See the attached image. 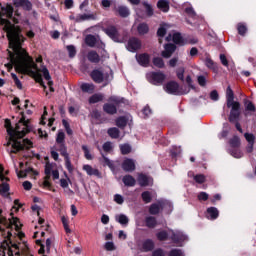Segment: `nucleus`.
<instances>
[{"label":"nucleus","instance_id":"obj_1","mask_svg":"<svg viewBox=\"0 0 256 256\" xmlns=\"http://www.w3.org/2000/svg\"><path fill=\"white\" fill-rule=\"evenodd\" d=\"M4 17L13 19V6L8 4L2 7L0 11V25L2 26L3 31H6L10 49L13 50V52H8L11 63L6 64L5 67L8 68V71H11L14 65L18 73L34 77L36 81L44 87V89H47V86L43 83V78L40 74L42 73L44 79L48 81L50 91L52 93L55 92V89L53 88V81L51 80V74H49L47 67H43L41 69L37 68V64H35L33 58H31L27 51L21 47L25 41V37L21 34V28L11 24V22Z\"/></svg>","mask_w":256,"mask_h":256},{"label":"nucleus","instance_id":"obj_2","mask_svg":"<svg viewBox=\"0 0 256 256\" xmlns=\"http://www.w3.org/2000/svg\"><path fill=\"white\" fill-rule=\"evenodd\" d=\"M5 128L7 129L10 141H12L13 150H11V153H19V151H23V149H31V147H33V142L29 139L18 140L23 139L30 131L29 120H25V116L21 117L15 128L11 126V120L6 119Z\"/></svg>","mask_w":256,"mask_h":256},{"label":"nucleus","instance_id":"obj_3","mask_svg":"<svg viewBox=\"0 0 256 256\" xmlns=\"http://www.w3.org/2000/svg\"><path fill=\"white\" fill-rule=\"evenodd\" d=\"M90 75L94 83H104V87L113 79V74L104 73L101 70H93Z\"/></svg>","mask_w":256,"mask_h":256},{"label":"nucleus","instance_id":"obj_4","mask_svg":"<svg viewBox=\"0 0 256 256\" xmlns=\"http://www.w3.org/2000/svg\"><path fill=\"white\" fill-rule=\"evenodd\" d=\"M228 109H230V114L228 116V121L230 123H235V121H239V118L241 117V103L234 102L231 105L226 104Z\"/></svg>","mask_w":256,"mask_h":256},{"label":"nucleus","instance_id":"obj_5","mask_svg":"<svg viewBox=\"0 0 256 256\" xmlns=\"http://www.w3.org/2000/svg\"><path fill=\"white\" fill-rule=\"evenodd\" d=\"M112 11L114 15H116V17H121L122 19H127V17L131 15V10H129V7L121 4L119 5L115 4L113 6Z\"/></svg>","mask_w":256,"mask_h":256},{"label":"nucleus","instance_id":"obj_6","mask_svg":"<svg viewBox=\"0 0 256 256\" xmlns=\"http://www.w3.org/2000/svg\"><path fill=\"white\" fill-rule=\"evenodd\" d=\"M167 76L163 72H151L148 74V80L152 85H163Z\"/></svg>","mask_w":256,"mask_h":256},{"label":"nucleus","instance_id":"obj_7","mask_svg":"<svg viewBox=\"0 0 256 256\" xmlns=\"http://www.w3.org/2000/svg\"><path fill=\"white\" fill-rule=\"evenodd\" d=\"M166 205H167V202L163 200H159L156 203L151 204L149 207L150 215H159V213L163 211Z\"/></svg>","mask_w":256,"mask_h":256},{"label":"nucleus","instance_id":"obj_8","mask_svg":"<svg viewBox=\"0 0 256 256\" xmlns=\"http://www.w3.org/2000/svg\"><path fill=\"white\" fill-rule=\"evenodd\" d=\"M126 48L128 51H131V53H135V51H139V49H141V40L135 37L130 38L128 40Z\"/></svg>","mask_w":256,"mask_h":256},{"label":"nucleus","instance_id":"obj_9","mask_svg":"<svg viewBox=\"0 0 256 256\" xmlns=\"http://www.w3.org/2000/svg\"><path fill=\"white\" fill-rule=\"evenodd\" d=\"M164 91L170 95H179V83L170 81L164 86Z\"/></svg>","mask_w":256,"mask_h":256},{"label":"nucleus","instance_id":"obj_10","mask_svg":"<svg viewBox=\"0 0 256 256\" xmlns=\"http://www.w3.org/2000/svg\"><path fill=\"white\" fill-rule=\"evenodd\" d=\"M1 213H3V210L0 209V223L2 225H5L6 227H11L12 225H15L17 231H19V229H21V227L19 226L18 218H12V220L7 221V218L2 217Z\"/></svg>","mask_w":256,"mask_h":256},{"label":"nucleus","instance_id":"obj_11","mask_svg":"<svg viewBox=\"0 0 256 256\" xmlns=\"http://www.w3.org/2000/svg\"><path fill=\"white\" fill-rule=\"evenodd\" d=\"M105 33L109 36L110 39H113L116 43H119L120 36L119 31H117V28L115 26H110L105 30Z\"/></svg>","mask_w":256,"mask_h":256},{"label":"nucleus","instance_id":"obj_12","mask_svg":"<svg viewBox=\"0 0 256 256\" xmlns=\"http://www.w3.org/2000/svg\"><path fill=\"white\" fill-rule=\"evenodd\" d=\"M122 169L128 173L135 171V160L130 158L125 159L122 163Z\"/></svg>","mask_w":256,"mask_h":256},{"label":"nucleus","instance_id":"obj_13","mask_svg":"<svg viewBox=\"0 0 256 256\" xmlns=\"http://www.w3.org/2000/svg\"><path fill=\"white\" fill-rule=\"evenodd\" d=\"M175 49H177V46L175 44H166L164 46V51H162V57L165 59H169L173 53H175Z\"/></svg>","mask_w":256,"mask_h":256},{"label":"nucleus","instance_id":"obj_14","mask_svg":"<svg viewBox=\"0 0 256 256\" xmlns=\"http://www.w3.org/2000/svg\"><path fill=\"white\" fill-rule=\"evenodd\" d=\"M136 59L139 65H142V67H147V65H149L150 56L147 53L136 55Z\"/></svg>","mask_w":256,"mask_h":256},{"label":"nucleus","instance_id":"obj_15","mask_svg":"<svg viewBox=\"0 0 256 256\" xmlns=\"http://www.w3.org/2000/svg\"><path fill=\"white\" fill-rule=\"evenodd\" d=\"M232 103H237V101H235L233 89H231V86H228L226 89V105H231Z\"/></svg>","mask_w":256,"mask_h":256},{"label":"nucleus","instance_id":"obj_16","mask_svg":"<svg viewBox=\"0 0 256 256\" xmlns=\"http://www.w3.org/2000/svg\"><path fill=\"white\" fill-rule=\"evenodd\" d=\"M87 59L90 63H99L101 61V56H99L95 50H91L87 54Z\"/></svg>","mask_w":256,"mask_h":256},{"label":"nucleus","instance_id":"obj_17","mask_svg":"<svg viewBox=\"0 0 256 256\" xmlns=\"http://www.w3.org/2000/svg\"><path fill=\"white\" fill-rule=\"evenodd\" d=\"M138 183L140 187H148V185H151V178H149L145 174H139L138 175Z\"/></svg>","mask_w":256,"mask_h":256},{"label":"nucleus","instance_id":"obj_18","mask_svg":"<svg viewBox=\"0 0 256 256\" xmlns=\"http://www.w3.org/2000/svg\"><path fill=\"white\" fill-rule=\"evenodd\" d=\"M96 19L95 14H80L76 16L75 23H81V21H94Z\"/></svg>","mask_w":256,"mask_h":256},{"label":"nucleus","instance_id":"obj_19","mask_svg":"<svg viewBox=\"0 0 256 256\" xmlns=\"http://www.w3.org/2000/svg\"><path fill=\"white\" fill-rule=\"evenodd\" d=\"M103 111L108 115H115L117 113V106L112 103H106L103 106Z\"/></svg>","mask_w":256,"mask_h":256},{"label":"nucleus","instance_id":"obj_20","mask_svg":"<svg viewBox=\"0 0 256 256\" xmlns=\"http://www.w3.org/2000/svg\"><path fill=\"white\" fill-rule=\"evenodd\" d=\"M172 41L176 43V45H183V37L179 33L173 34V36L169 35L166 37V41Z\"/></svg>","mask_w":256,"mask_h":256},{"label":"nucleus","instance_id":"obj_21","mask_svg":"<svg viewBox=\"0 0 256 256\" xmlns=\"http://www.w3.org/2000/svg\"><path fill=\"white\" fill-rule=\"evenodd\" d=\"M122 181H123L124 185H126V187H135V184L137 183L135 178L131 175H125L122 178Z\"/></svg>","mask_w":256,"mask_h":256},{"label":"nucleus","instance_id":"obj_22","mask_svg":"<svg viewBox=\"0 0 256 256\" xmlns=\"http://www.w3.org/2000/svg\"><path fill=\"white\" fill-rule=\"evenodd\" d=\"M83 170L86 171L87 175H94L95 177H100L101 173L97 168H92L91 165H84Z\"/></svg>","mask_w":256,"mask_h":256},{"label":"nucleus","instance_id":"obj_23","mask_svg":"<svg viewBox=\"0 0 256 256\" xmlns=\"http://www.w3.org/2000/svg\"><path fill=\"white\" fill-rule=\"evenodd\" d=\"M142 249L145 252L153 251V249H155V242H153L151 239L145 240L142 244Z\"/></svg>","mask_w":256,"mask_h":256},{"label":"nucleus","instance_id":"obj_24","mask_svg":"<svg viewBox=\"0 0 256 256\" xmlns=\"http://www.w3.org/2000/svg\"><path fill=\"white\" fill-rule=\"evenodd\" d=\"M117 223H120V225H123L124 227H127L129 225V217L125 214H119L115 217Z\"/></svg>","mask_w":256,"mask_h":256},{"label":"nucleus","instance_id":"obj_25","mask_svg":"<svg viewBox=\"0 0 256 256\" xmlns=\"http://www.w3.org/2000/svg\"><path fill=\"white\" fill-rule=\"evenodd\" d=\"M157 7H158V9H160V11H163V13H168V11H169V1L159 0L157 2Z\"/></svg>","mask_w":256,"mask_h":256},{"label":"nucleus","instance_id":"obj_26","mask_svg":"<svg viewBox=\"0 0 256 256\" xmlns=\"http://www.w3.org/2000/svg\"><path fill=\"white\" fill-rule=\"evenodd\" d=\"M145 223L146 227H148L149 229H155V227H157V219H155V217L153 216L146 217Z\"/></svg>","mask_w":256,"mask_h":256},{"label":"nucleus","instance_id":"obj_27","mask_svg":"<svg viewBox=\"0 0 256 256\" xmlns=\"http://www.w3.org/2000/svg\"><path fill=\"white\" fill-rule=\"evenodd\" d=\"M208 219H211L212 221L217 219L219 217V210L215 207H210L207 209Z\"/></svg>","mask_w":256,"mask_h":256},{"label":"nucleus","instance_id":"obj_28","mask_svg":"<svg viewBox=\"0 0 256 256\" xmlns=\"http://www.w3.org/2000/svg\"><path fill=\"white\" fill-rule=\"evenodd\" d=\"M81 90L84 93H93L95 91V85L93 83H83L81 85Z\"/></svg>","mask_w":256,"mask_h":256},{"label":"nucleus","instance_id":"obj_29","mask_svg":"<svg viewBox=\"0 0 256 256\" xmlns=\"http://www.w3.org/2000/svg\"><path fill=\"white\" fill-rule=\"evenodd\" d=\"M85 43L88 47H95V45H97V37L89 34L85 38Z\"/></svg>","mask_w":256,"mask_h":256},{"label":"nucleus","instance_id":"obj_30","mask_svg":"<svg viewBox=\"0 0 256 256\" xmlns=\"http://www.w3.org/2000/svg\"><path fill=\"white\" fill-rule=\"evenodd\" d=\"M139 35H147L149 33V25L147 23H140L137 27Z\"/></svg>","mask_w":256,"mask_h":256},{"label":"nucleus","instance_id":"obj_31","mask_svg":"<svg viewBox=\"0 0 256 256\" xmlns=\"http://www.w3.org/2000/svg\"><path fill=\"white\" fill-rule=\"evenodd\" d=\"M171 239L174 243H179L180 241H185V235L181 232H173Z\"/></svg>","mask_w":256,"mask_h":256},{"label":"nucleus","instance_id":"obj_32","mask_svg":"<svg viewBox=\"0 0 256 256\" xmlns=\"http://www.w3.org/2000/svg\"><path fill=\"white\" fill-rule=\"evenodd\" d=\"M229 145L232 149H239L241 147V140L239 137L234 136L232 139L229 140Z\"/></svg>","mask_w":256,"mask_h":256},{"label":"nucleus","instance_id":"obj_33","mask_svg":"<svg viewBox=\"0 0 256 256\" xmlns=\"http://www.w3.org/2000/svg\"><path fill=\"white\" fill-rule=\"evenodd\" d=\"M127 118L125 116H120L119 118L116 119V125L120 129H125L127 127Z\"/></svg>","mask_w":256,"mask_h":256},{"label":"nucleus","instance_id":"obj_34","mask_svg":"<svg viewBox=\"0 0 256 256\" xmlns=\"http://www.w3.org/2000/svg\"><path fill=\"white\" fill-rule=\"evenodd\" d=\"M109 137H111L112 139H119V136L121 134V132L119 131V128H110L107 131Z\"/></svg>","mask_w":256,"mask_h":256},{"label":"nucleus","instance_id":"obj_35","mask_svg":"<svg viewBox=\"0 0 256 256\" xmlns=\"http://www.w3.org/2000/svg\"><path fill=\"white\" fill-rule=\"evenodd\" d=\"M229 153L232 155V157H235V159H241V157H243V152H241L239 148H232L229 150Z\"/></svg>","mask_w":256,"mask_h":256},{"label":"nucleus","instance_id":"obj_36","mask_svg":"<svg viewBox=\"0 0 256 256\" xmlns=\"http://www.w3.org/2000/svg\"><path fill=\"white\" fill-rule=\"evenodd\" d=\"M103 94H94L89 98V103H99V101H103Z\"/></svg>","mask_w":256,"mask_h":256},{"label":"nucleus","instance_id":"obj_37","mask_svg":"<svg viewBox=\"0 0 256 256\" xmlns=\"http://www.w3.org/2000/svg\"><path fill=\"white\" fill-rule=\"evenodd\" d=\"M58 151L62 157H69V153H67V146L64 144H58Z\"/></svg>","mask_w":256,"mask_h":256},{"label":"nucleus","instance_id":"obj_38","mask_svg":"<svg viewBox=\"0 0 256 256\" xmlns=\"http://www.w3.org/2000/svg\"><path fill=\"white\" fill-rule=\"evenodd\" d=\"M153 65H155V67H158V69H163V67H165V62L162 58L156 57L153 59Z\"/></svg>","mask_w":256,"mask_h":256},{"label":"nucleus","instance_id":"obj_39","mask_svg":"<svg viewBox=\"0 0 256 256\" xmlns=\"http://www.w3.org/2000/svg\"><path fill=\"white\" fill-rule=\"evenodd\" d=\"M7 193H9V184L3 182L0 184V195H3L4 197L7 196Z\"/></svg>","mask_w":256,"mask_h":256},{"label":"nucleus","instance_id":"obj_40","mask_svg":"<svg viewBox=\"0 0 256 256\" xmlns=\"http://www.w3.org/2000/svg\"><path fill=\"white\" fill-rule=\"evenodd\" d=\"M143 6L146 9V15L148 17H153V14H154L153 6H151V4H148L147 2H143Z\"/></svg>","mask_w":256,"mask_h":256},{"label":"nucleus","instance_id":"obj_41","mask_svg":"<svg viewBox=\"0 0 256 256\" xmlns=\"http://www.w3.org/2000/svg\"><path fill=\"white\" fill-rule=\"evenodd\" d=\"M64 161H65L66 169L69 171V173H73L74 168H73V164H71V158H69V156H66L64 158Z\"/></svg>","mask_w":256,"mask_h":256},{"label":"nucleus","instance_id":"obj_42","mask_svg":"<svg viewBox=\"0 0 256 256\" xmlns=\"http://www.w3.org/2000/svg\"><path fill=\"white\" fill-rule=\"evenodd\" d=\"M142 200L144 201V203H151V201L153 200V197L151 196V192L149 191L143 192Z\"/></svg>","mask_w":256,"mask_h":256},{"label":"nucleus","instance_id":"obj_43","mask_svg":"<svg viewBox=\"0 0 256 256\" xmlns=\"http://www.w3.org/2000/svg\"><path fill=\"white\" fill-rule=\"evenodd\" d=\"M237 30L239 35H241L242 37L245 36V33H247V26L243 23H239L237 25Z\"/></svg>","mask_w":256,"mask_h":256},{"label":"nucleus","instance_id":"obj_44","mask_svg":"<svg viewBox=\"0 0 256 256\" xmlns=\"http://www.w3.org/2000/svg\"><path fill=\"white\" fill-rule=\"evenodd\" d=\"M27 173H34V175H39L38 172L34 171L33 168H28L24 171H20L18 173V177L21 179V177H27Z\"/></svg>","mask_w":256,"mask_h":256},{"label":"nucleus","instance_id":"obj_45","mask_svg":"<svg viewBox=\"0 0 256 256\" xmlns=\"http://www.w3.org/2000/svg\"><path fill=\"white\" fill-rule=\"evenodd\" d=\"M176 75L180 81H185V68L180 67L176 70Z\"/></svg>","mask_w":256,"mask_h":256},{"label":"nucleus","instance_id":"obj_46","mask_svg":"<svg viewBox=\"0 0 256 256\" xmlns=\"http://www.w3.org/2000/svg\"><path fill=\"white\" fill-rule=\"evenodd\" d=\"M122 155H129L131 152V146L129 144H124L120 146Z\"/></svg>","mask_w":256,"mask_h":256},{"label":"nucleus","instance_id":"obj_47","mask_svg":"<svg viewBox=\"0 0 256 256\" xmlns=\"http://www.w3.org/2000/svg\"><path fill=\"white\" fill-rule=\"evenodd\" d=\"M82 151H84V156L88 161L93 159V156L91 155V152H89V148L87 146L83 145Z\"/></svg>","mask_w":256,"mask_h":256},{"label":"nucleus","instance_id":"obj_48","mask_svg":"<svg viewBox=\"0 0 256 256\" xmlns=\"http://www.w3.org/2000/svg\"><path fill=\"white\" fill-rule=\"evenodd\" d=\"M67 51L69 53V57L72 59H73V57H75V55H77V50L75 49V46H73V45H68Z\"/></svg>","mask_w":256,"mask_h":256},{"label":"nucleus","instance_id":"obj_49","mask_svg":"<svg viewBox=\"0 0 256 256\" xmlns=\"http://www.w3.org/2000/svg\"><path fill=\"white\" fill-rule=\"evenodd\" d=\"M61 221L66 233H71V228H69V220H67L65 216H62Z\"/></svg>","mask_w":256,"mask_h":256},{"label":"nucleus","instance_id":"obj_50","mask_svg":"<svg viewBox=\"0 0 256 256\" xmlns=\"http://www.w3.org/2000/svg\"><path fill=\"white\" fill-rule=\"evenodd\" d=\"M56 143L58 145L65 143V133L64 132H58V135H57V138H56Z\"/></svg>","mask_w":256,"mask_h":256},{"label":"nucleus","instance_id":"obj_51","mask_svg":"<svg viewBox=\"0 0 256 256\" xmlns=\"http://www.w3.org/2000/svg\"><path fill=\"white\" fill-rule=\"evenodd\" d=\"M12 79L15 82V85L18 87V89H23V84H21V80L17 77V74L12 73L11 74Z\"/></svg>","mask_w":256,"mask_h":256},{"label":"nucleus","instance_id":"obj_52","mask_svg":"<svg viewBox=\"0 0 256 256\" xmlns=\"http://www.w3.org/2000/svg\"><path fill=\"white\" fill-rule=\"evenodd\" d=\"M194 181H196V183H199L200 185L205 183V181H206L205 175H203V174L195 175Z\"/></svg>","mask_w":256,"mask_h":256},{"label":"nucleus","instance_id":"obj_53","mask_svg":"<svg viewBox=\"0 0 256 256\" xmlns=\"http://www.w3.org/2000/svg\"><path fill=\"white\" fill-rule=\"evenodd\" d=\"M244 137L246 141H248V144H255V135L251 133H245Z\"/></svg>","mask_w":256,"mask_h":256},{"label":"nucleus","instance_id":"obj_54","mask_svg":"<svg viewBox=\"0 0 256 256\" xmlns=\"http://www.w3.org/2000/svg\"><path fill=\"white\" fill-rule=\"evenodd\" d=\"M156 237L159 241H166L168 237L167 231H161L157 233Z\"/></svg>","mask_w":256,"mask_h":256},{"label":"nucleus","instance_id":"obj_55","mask_svg":"<svg viewBox=\"0 0 256 256\" xmlns=\"http://www.w3.org/2000/svg\"><path fill=\"white\" fill-rule=\"evenodd\" d=\"M44 173H45V175H51V173H53V164L52 163L46 162Z\"/></svg>","mask_w":256,"mask_h":256},{"label":"nucleus","instance_id":"obj_56","mask_svg":"<svg viewBox=\"0 0 256 256\" xmlns=\"http://www.w3.org/2000/svg\"><path fill=\"white\" fill-rule=\"evenodd\" d=\"M43 186L47 187L51 191V182H49V179H51V174H45Z\"/></svg>","mask_w":256,"mask_h":256},{"label":"nucleus","instance_id":"obj_57","mask_svg":"<svg viewBox=\"0 0 256 256\" xmlns=\"http://www.w3.org/2000/svg\"><path fill=\"white\" fill-rule=\"evenodd\" d=\"M109 103H111L112 105H115V107H117V105H119L122 101L117 97V96H112L108 99Z\"/></svg>","mask_w":256,"mask_h":256},{"label":"nucleus","instance_id":"obj_58","mask_svg":"<svg viewBox=\"0 0 256 256\" xmlns=\"http://www.w3.org/2000/svg\"><path fill=\"white\" fill-rule=\"evenodd\" d=\"M185 13L189 16V17H196L197 13L195 12V10L193 9V7H187L185 8Z\"/></svg>","mask_w":256,"mask_h":256},{"label":"nucleus","instance_id":"obj_59","mask_svg":"<svg viewBox=\"0 0 256 256\" xmlns=\"http://www.w3.org/2000/svg\"><path fill=\"white\" fill-rule=\"evenodd\" d=\"M104 249H106V251H115V244L113 242H106Z\"/></svg>","mask_w":256,"mask_h":256},{"label":"nucleus","instance_id":"obj_60","mask_svg":"<svg viewBox=\"0 0 256 256\" xmlns=\"http://www.w3.org/2000/svg\"><path fill=\"white\" fill-rule=\"evenodd\" d=\"M114 201L118 205H123L125 199H123V196H121L120 194H116V195H114Z\"/></svg>","mask_w":256,"mask_h":256},{"label":"nucleus","instance_id":"obj_61","mask_svg":"<svg viewBox=\"0 0 256 256\" xmlns=\"http://www.w3.org/2000/svg\"><path fill=\"white\" fill-rule=\"evenodd\" d=\"M169 256H185L180 249H173L169 252Z\"/></svg>","mask_w":256,"mask_h":256},{"label":"nucleus","instance_id":"obj_62","mask_svg":"<svg viewBox=\"0 0 256 256\" xmlns=\"http://www.w3.org/2000/svg\"><path fill=\"white\" fill-rule=\"evenodd\" d=\"M246 111H256L255 105L251 101L246 102Z\"/></svg>","mask_w":256,"mask_h":256},{"label":"nucleus","instance_id":"obj_63","mask_svg":"<svg viewBox=\"0 0 256 256\" xmlns=\"http://www.w3.org/2000/svg\"><path fill=\"white\" fill-rule=\"evenodd\" d=\"M198 199L199 201H207V199H209V194H207L206 192H200L198 194Z\"/></svg>","mask_w":256,"mask_h":256},{"label":"nucleus","instance_id":"obj_64","mask_svg":"<svg viewBox=\"0 0 256 256\" xmlns=\"http://www.w3.org/2000/svg\"><path fill=\"white\" fill-rule=\"evenodd\" d=\"M51 245H53V238H48L46 240V251H47V253H51Z\"/></svg>","mask_w":256,"mask_h":256}]
</instances>
